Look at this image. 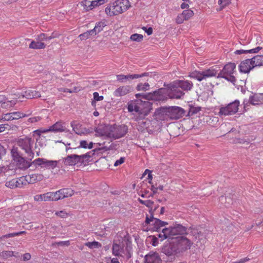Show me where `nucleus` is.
Segmentation results:
<instances>
[{
    "label": "nucleus",
    "mask_w": 263,
    "mask_h": 263,
    "mask_svg": "<svg viewBox=\"0 0 263 263\" xmlns=\"http://www.w3.org/2000/svg\"><path fill=\"white\" fill-rule=\"evenodd\" d=\"M131 7L129 0H116L105 8V12L109 16H116L124 13Z\"/></svg>",
    "instance_id": "3"
},
{
    "label": "nucleus",
    "mask_w": 263,
    "mask_h": 263,
    "mask_svg": "<svg viewBox=\"0 0 263 263\" xmlns=\"http://www.w3.org/2000/svg\"><path fill=\"white\" fill-rule=\"evenodd\" d=\"M49 193L50 201H56L71 197L73 194V191L69 189H62L56 192H49Z\"/></svg>",
    "instance_id": "12"
},
{
    "label": "nucleus",
    "mask_w": 263,
    "mask_h": 263,
    "mask_svg": "<svg viewBox=\"0 0 263 263\" xmlns=\"http://www.w3.org/2000/svg\"><path fill=\"white\" fill-rule=\"evenodd\" d=\"M167 232H169L171 240L177 237V235H181L187 234V228L181 224H175L174 227L167 228Z\"/></svg>",
    "instance_id": "14"
},
{
    "label": "nucleus",
    "mask_w": 263,
    "mask_h": 263,
    "mask_svg": "<svg viewBox=\"0 0 263 263\" xmlns=\"http://www.w3.org/2000/svg\"><path fill=\"white\" fill-rule=\"evenodd\" d=\"M71 125L72 127L73 130L78 135H82V132H80L79 129L77 128V126L79 125L78 124H76L74 122H71Z\"/></svg>",
    "instance_id": "51"
},
{
    "label": "nucleus",
    "mask_w": 263,
    "mask_h": 263,
    "mask_svg": "<svg viewBox=\"0 0 263 263\" xmlns=\"http://www.w3.org/2000/svg\"><path fill=\"white\" fill-rule=\"evenodd\" d=\"M85 245L90 249L99 248L102 247V245L100 243L96 241L93 242H87L85 243Z\"/></svg>",
    "instance_id": "40"
},
{
    "label": "nucleus",
    "mask_w": 263,
    "mask_h": 263,
    "mask_svg": "<svg viewBox=\"0 0 263 263\" xmlns=\"http://www.w3.org/2000/svg\"><path fill=\"white\" fill-rule=\"evenodd\" d=\"M239 104V101L236 100L226 106L221 107L219 109V115L226 116L235 114L238 110Z\"/></svg>",
    "instance_id": "11"
},
{
    "label": "nucleus",
    "mask_w": 263,
    "mask_h": 263,
    "mask_svg": "<svg viewBox=\"0 0 263 263\" xmlns=\"http://www.w3.org/2000/svg\"><path fill=\"white\" fill-rule=\"evenodd\" d=\"M106 135L114 139H119L124 137L128 132V127L125 125H110L106 127Z\"/></svg>",
    "instance_id": "6"
},
{
    "label": "nucleus",
    "mask_w": 263,
    "mask_h": 263,
    "mask_svg": "<svg viewBox=\"0 0 263 263\" xmlns=\"http://www.w3.org/2000/svg\"><path fill=\"white\" fill-rule=\"evenodd\" d=\"M147 76L146 73H143L141 74H128V75H124L122 74H117L116 76L117 80L118 81L121 83H125L127 80H133L135 79H138L140 78H142L144 76Z\"/></svg>",
    "instance_id": "18"
},
{
    "label": "nucleus",
    "mask_w": 263,
    "mask_h": 263,
    "mask_svg": "<svg viewBox=\"0 0 263 263\" xmlns=\"http://www.w3.org/2000/svg\"><path fill=\"white\" fill-rule=\"evenodd\" d=\"M176 85L184 90H190L193 87V84L189 80H180L176 82Z\"/></svg>",
    "instance_id": "27"
},
{
    "label": "nucleus",
    "mask_w": 263,
    "mask_h": 263,
    "mask_svg": "<svg viewBox=\"0 0 263 263\" xmlns=\"http://www.w3.org/2000/svg\"><path fill=\"white\" fill-rule=\"evenodd\" d=\"M7 99L4 98L3 96H0V104L1 106L3 108L6 107V103Z\"/></svg>",
    "instance_id": "54"
},
{
    "label": "nucleus",
    "mask_w": 263,
    "mask_h": 263,
    "mask_svg": "<svg viewBox=\"0 0 263 263\" xmlns=\"http://www.w3.org/2000/svg\"><path fill=\"white\" fill-rule=\"evenodd\" d=\"M144 263H162V260L159 254L151 252L145 256Z\"/></svg>",
    "instance_id": "20"
},
{
    "label": "nucleus",
    "mask_w": 263,
    "mask_h": 263,
    "mask_svg": "<svg viewBox=\"0 0 263 263\" xmlns=\"http://www.w3.org/2000/svg\"><path fill=\"white\" fill-rule=\"evenodd\" d=\"M81 90V88L79 86L77 87L74 86L72 89H68V88H58V90L59 91L61 92H69V93H73V92H77L80 91Z\"/></svg>",
    "instance_id": "35"
},
{
    "label": "nucleus",
    "mask_w": 263,
    "mask_h": 263,
    "mask_svg": "<svg viewBox=\"0 0 263 263\" xmlns=\"http://www.w3.org/2000/svg\"><path fill=\"white\" fill-rule=\"evenodd\" d=\"M40 97L41 93L39 91L30 89L23 90L21 92L17 93V99H19L20 101H23L24 99H31Z\"/></svg>",
    "instance_id": "15"
},
{
    "label": "nucleus",
    "mask_w": 263,
    "mask_h": 263,
    "mask_svg": "<svg viewBox=\"0 0 263 263\" xmlns=\"http://www.w3.org/2000/svg\"><path fill=\"white\" fill-rule=\"evenodd\" d=\"M250 260V258L248 257H245L242 258L238 261V263H245L248 261Z\"/></svg>",
    "instance_id": "64"
},
{
    "label": "nucleus",
    "mask_w": 263,
    "mask_h": 263,
    "mask_svg": "<svg viewBox=\"0 0 263 263\" xmlns=\"http://www.w3.org/2000/svg\"><path fill=\"white\" fill-rule=\"evenodd\" d=\"M125 161V158L124 157H121L120 159L117 160L114 163L115 166H117L123 163Z\"/></svg>",
    "instance_id": "56"
},
{
    "label": "nucleus",
    "mask_w": 263,
    "mask_h": 263,
    "mask_svg": "<svg viewBox=\"0 0 263 263\" xmlns=\"http://www.w3.org/2000/svg\"><path fill=\"white\" fill-rule=\"evenodd\" d=\"M151 238V244L152 246L156 247L157 246L159 243L158 238L156 236H151L149 237Z\"/></svg>",
    "instance_id": "50"
},
{
    "label": "nucleus",
    "mask_w": 263,
    "mask_h": 263,
    "mask_svg": "<svg viewBox=\"0 0 263 263\" xmlns=\"http://www.w3.org/2000/svg\"><path fill=\"white\" fill-rule=\"evenodd\" d=\"M78 155H70L63 159L64 165L67 166H73L79 164Z\"/></svg>",
    "instance_id": "22"
},
{
    "label": "nucleus",
    "mask_w": 263,
    "mask_h": 263,
    "mask_svg": "<svg viewBox=\"0 0 263 263\" xmlns=\"http://www.w3.org/2000/svg\"><path fill=\"white\" fill-rule=\"evenodd\" d=\"M93 143L92 142H90L88 143L86 140H82L80 142L79 147L91 149L93 147Z\"/></svg>",
    "instance_id": "39"
},
{
    "label": "nucleus",
    "mask_w": 263,
    "mask_h": 263,
    "mask_svg": "<svg viewBox=\"0 0 263 263\" xmlns=\"http://www.w3.org/2000/svg\"><path fill=\"white\" fill-rule=\"evenodd\" d=\"M193 242L184 236L176 237L168 245L164 246L163 252L167 256L176 255L191 248Z\"/></svg>",
    "instance_id": "2"
},
{
    "label": "nucleus",
    "mask_w": 263,
    "mask_h": 263,
    "mask_svg": "<svg viewBox=\"0 0 263 263\" xmlns=\"http://www.w3.org/2000/svg\"><path fill=\"white\" fill-rule=\"evenodd\" d=\"M130 39L134 41L140 42L143 39V35L141 34H133Z\"/></svg>",
    "instance_id": "48"
},
{
    "label": "nucleus",
    "mask_w": 263,
    "mask_h": 263,
    "mask_svg": "<svg viewBox=\"0 0 263 263\" xmlns=\"http://www.w3.org/2000/svg\"><path fill=\"white\" fill-rule=\"evenodd\" d=\"M128 110L129 112H132L133 111L139 112V108L136 104V103H131L128 105Z\"/></svg>",
    "instance_id": "44"
},
{
    "label": "nucleus",
    "mask_w": 263,
    "mask_h": 263,
    "mask_svg": "<svg viewBox=\"0 0 263 263\" xmlns=\"http://www.w3.org/2000/svg\"><path fill=\"white\" fill-rule=\"evenodd\" d=\"M33 142L31 138L25 137L17 140V145L23 149L28 156L33 158L34 154L31 149Z\"/></svg>",
    "instance_id": "10"
},
{
    "label": "nucleus",
    "mask_w": 263,
    "mask_h": 263,
    "mask_svg": "<svg viewBox=\"0 0 263 263\" xmlns=\"http://www.w3.org/2000/svg\"><path fill=\"white\" fill-rule=\"evenodd\" d=\"M28 179L27 178V175L25 176H22L17 178V187H22L24 185L28 184Z\"/></svg>",
    "instance_id": "38"
},
{
    "label": "nucleus",
    "mask_w": 263,
    "mask_h": 263,
    "mask_svg": "<svg viewBox=\"0 0 263 263\" xmlns=\"http://www.w3.org/2000/svg\"><path fill=\"white\" fill-rule=\"evenodd\" d=\"M4 119L5 120L7 121H11L16 119V112H12L5 114Z\"/></svg>",
    "instance_id": "41"
},
{
    "label": "nucleus",
    "mask_w": 263,
    "mask_h": 263,
    "mask_svg": "<svg viewBox=\"0 0 263 263\" xmlns=\"http://www.w3.org/2000/svg\"><path fill=\"white\" fill-rule=\"evenodd\" d=\"M254 67L251 59L242 61L239 65L240 71L245 73L249 72Z\"/></svg>",
    "instance_id": "19"
},
{
    "label": "nucleus",
    "mask_w": 263,
    "mask_h": 263,
    "mask_svg": "<svg viewBox=\"0 0 263 263\" xmlns=\"http://www.w3.org/2000/svg\"><path fill=\"white\" fill-rule=\"evenodd\" d=\"M81 40H85L88 37V34H80L79 36Z\"/></svg>",
    "instance_id": "63"
},
{
    "label": "nucleus",
    "mask_w": 263,
    "mask_h": 263,
    "mask_svg": "<svg viewBox=\"0 0 263 263\" xmlns=\"http://www.w3.org/2000/svg\"><path fill=\"white\" fill-rule=\"evenodd\" d=\"M166 230H168L167 228L163 229L162 230V232L158 235V239H160L161 241H163L165 239H168L171 240L169 232H167Z\"/></svg>",
    "instance_id": "34"
},
{
    "label": "nucleus",
    "mask_w": 263,
    "mask_h": 263,
    "mask_svg": "<svg viewBox=\"0 0 263 263\" xmlns=\"http://www.w3.org/2000/svg\"><path fill=\"white\" fill-rule=\"evenodd\" d=\"M31 164H32V162L17 155V168L25 170L28 168Z\"/></svg>",
    "instance_id": "25"
},
{
    "label": "nucleus",
    "mask_w": 263,
    "mask_h": 263,
    "mask_svg": "<svg viewBox=\"0 0 263 263\" xmlns=\"http://www.w3.org/2000/svg\"><path fill=\"white\" fill-rule=\"evenodd\" d=\"M49 132H63L67 130L65 123L63 121H58L48 128Z\"/></svg>",
    "instance_id": "21"
},
{
    "label": "nucleus",
    "mask_w": 263,
    "mask_h": 263,
    "mask_svg": "<svg viewBox=\"0 0 263 263\" xmlns=\"http://www.w3.org/2000/svg\"><path fill=\"white\" fill-rule=\"evenodd\" d=\"M131 91V87L129 85H123L117 88L114 92L116 97L125 96Z\"/></svg>",
    "instance_id": "23"
},
{
    "label": "nucleus",
    "mask_w": 263,
    "mask_h": 263,
    "mask_svg": "<svg viewBox=\"0 0 263 263\" xmlns=\"http://www.w3.org/2000/svg\"><path fill=\"white\" fill-rule=\"evenodd\" d=\"M134 31H138L139 32H144L145 33H153V29L152 27L147 26H139L137 28V30Z\"/></svg>",
    "instance_id": "37"
},
{
    "label": "nucleus",
    "mask_w": 263,
    "mask_h": 263,
    "mask_svg": "<svg viewBox=\"0 0 263 263\" xmlns=\"http://www.w3.org/2000/svg\"><path fill=\"white\" fill-rule=\"evenodd\" d=\"M158 188L154 187V186H152L151 190L153 192V194H149L148 196V197H153V195L156 194L157 192Z\"/></svg>",
    "instance_id": "62"
},
{
    "label": "nucleus",
    "mask_w": 263,
    "mask_h": 263,
    "mask_svg": "<svg viewBox=\"0 0 263 263\" xmlns=\"http://www.w3.org/2000/svg\"><path fill=\"white\" fill-rule=\"evenodd\" d=\"M249 102L253 105L263 104V93H255L250 96Z\"/></svg>",
    "instance_id": "26"
},
{
    "label": "nucleus",
    "mask_w": 263,
    "mask_h": 263,
    "mask_svg": "<svg viewBox=\"0 0 263 263\" xmlns=\"http://www.w3.org/2000/svg\"><path fill=\"white\" fill-rule=\"evenodd\" d=\"M8 147L11 148V156L13 158V159L14 161L16 160V148H15V145L13 144L12 143H9Z\"/></svg>",
    "instance_id": "43"
},
{
    "label": "nucleus",
    "mask_w": 263,
    "mask_h": 263,
    "mask_svg": "<svg viewBox=\"0 0 263 263\" xmlns=\"http://www.w3.org/2000/svg\"><path fill=\"white\" fill-rule=\"evenodd\" d=\"M49 34H40L36 41H32L29 45V47L33 49H44L47 43H49L52 39L56 37L55 36L48 35Z\"/></svg>",
    "instance_id": "8"
},
{
    "label": "nucleus",
    "mask_w": 263,
    "mask_h": 263,
    "mask_svg": "<svg viewBox=\"0 0 263 263\" xmlns=\"http://www.w3.org/2000/svg\"><path fill=\"white\" fill-rule=\"evenodd\" d=\"M107 21L105 20H102L101 21L97 22L96 24L93 31L95 33H99L101 31H107Z\"/></svg>",
    "instance_id": "24"
},
{
    "label": "nucleus",
    "mask_w": 263,
    "mask_h": 263,
    "mask_svg": "<svg viewBox=\"0 0 263 263\" xmlns=\"http://www.w3.org/2000/svg\"><path fill=\"white\" fill-rule=\"evenodd\" d=\"M49 132L48 128H40L35 130L33 132L32 136L36 139V141H38L40 138L42 134Z\"/></svg>",
    "instance_id": "33"
},
{
    "label": "nucleus",
    "mask_w": 263,
    "mask_h": 263,
    "mask_svg": "<svg viewBox=\"0 0 263 263\" xmlns=\"http://www.w3.org/2000/svg\"><path fill=\"white\" fill-rule=\"evenodd\" d=\"M41 119V118L40 117H35L29 118L28 121L31 123H34L40 121Z\"/></svg>",
    "instance_id": "60"
},
{
    "label": "nucleus",
    "mask_w": 263,
    "mask_h": 263,
    "mask_svg": "<svg viewBox=\"0 0 263 263\" xmlns=\"http://www.w3.org/2000/svg\"><path fill=\"white\" fill-rule=\"evenodd\" d=\"M231 3V0H218V5L221 7L224 8L228 6Z\"/></svg>",
    "instance_id": "49"
},
{
    "label": "nucleus",
    "mask_w": 263,
    "mask_h": 263,
    "mask_svg": "<svg viewBox=\"0 0 263 263\" xmlns=\"http://www.w3.org/2000/svg\"><path fill=\"white\" fill-rule=\"evenodd\" d=\"M35 167L41 166L46 169H54L58 165V161L56 160H48L44 158H37L32 162Z\"/></svg>",
    "instance_id": "13"
},
{
    "label": "nucleus",
    "mask_w": 263,
    "mask_h": 263,
    "mask_svg": "<svg viewBox=\"0 0 263 263\" xmlns=\"http://www.w3.org/2000/svg\"><path fill=\"white\" fill-rule=\"evenodd\" d=\"M251 59L254 67L263 65V55H257Z\"/></svg>",
    "instance_id": "32"
},
{
    "label": "nucleus",
    "mask_w": 263,
    "mask_h": 263,
    "mask_svg": "<svg viewBox=\"0 0 263 263\" xmlns=\"http://www.w3.org/2000/svg\"><path fill=\"white\" fill-rule=\"evenodd\" d=\"M194 15V12L191 9H187L183 11L181 13L179 14L175 18V22L178 24H182L184 21H187Z\"/></svg>",
    "instance_id": "17"
},
{
    "label": "nucleus",
    "mask_w": 263,
    "mask_h": 263,
    "mask_svg": "<svg viewBox=\"0 0 263 263\" xmlns=\"http://www.w3.org/2000/svg\"><path fill=\"white\" fill-rule=\"evenodd\" d=\"M108 1V0H82L79 2V5L82 8L83 12H87L104 5Z\"/></svg>",
    "instance_id": "9"
},
{
    "label": "nucleus",
    "mask_w": 263,
    "mask_h": 263,
    "mask_svg": "<svg viewBox=\"0 0 263 263\" xmlns=\"http://www.w3.org/2000/svg\"><path fill=\"white\" fill-rule=\"evenodd\" d=\"M10 127V125L8 124H4L0 125V133L4 132L5 129Z\"/></svg>",
    "instance_id": "61"
},
{
    "label": "nucleus",
    "mask_w": 263,
    "mask_h": 263,
    "mask_svg": "<svg viewBox=\"0 0 263 263\" xmlns=\"http://www.w3.org/2000/svg\"><path fill=\"white\" fill-rule=\"evenodd\" d=\"M6 149L4 146L0 143V160H2V157L6 154Z\"/></svg>",
    "instance_id": "55"
},
{
    "label": "nucleus",
    "mask_w": 263,
    "mask_h": 263,
    "mask_svg": "<svg viewBox=\"0 0 263 263\" xmlns=\"http://www.w3.org/2000/svg\"><path fill=\"white\" fill-rule=\"evenodd\" d=\"M164 89L160 88L153 92L147 93V100L163 101L165 99Z\"/></svg>",
    "instance_id": "16"
},
{
    "label": "nucleus",
    "mask_w": 263,
    "mask_h": 263,
    "mask_svg": "<svg viewBox=\"0 0 263 263\" xmlns=\"http://www.w3.org/2000/svg\"><path fill=\"white\" fill-rule=\"evenodd\" d=\"M55 215L62 218H67L69 216L68 213L65 210L57 211Z\"/></svg>",
    "instance_id": "45"
},
{
    "label": "nucleus",
    "mask_w": 263,
    "mask_h": 263,
    "mask_svg": "<svg viewBox=\"0 0 263 263\" xmlns=\"http://www.w3.org/2000/svg\"><path fill=\"white\" fill-rule=\"evenodd\" d=\"M6 186L11 189L16 187V180L13 179L9 181H7L6 183Z\"/></svg>",
    "instance_id": "47"
},
{
    "label": "nucleus",
    "mask_w": 263,
    "mask_h": 263,
    "mask_svg": "<svg viewBox=\"0 0 263 263\" xmlns=\"http://www.w3.org/2000/svg\"><path fill=\"white\" fill-rule=\"evenodd\" d=\"M31 256L29 253H25L22 256V260L23 261L29 260L31 259Z\"/></svg>",
    "instance_id": "53"
},
{
    "label": "nucleus",
    "mask_w": 263,
    "mask_h": 263,
    "mask_svg": "<svg viewBox=\"0 0 263 263\" xmlns=\"http://www.w3.org/2000/svg\"><path fill=\"white\" fill-rule=\"evenodd\" d=\"M184 114L185 111L182 108L172 106L161 109L157 115V118L161 120H168V119L176 120L182 117Z\"/></svg>",
    "instance_id": "4"
},
{
    "label": "nucleus",
    "mask_w": 263,
    "mask_h": 263,
    "mask_svg": "<svg viewBox=\"0 0 263 263\" xmlns=\"http://www.w3.org/2000/svg\"><path fill=\"white\" fill-rule=\"evenodd\" d=\"M34 200L35 201H50V193L47 192L43 194L36 195L34 196Z\"/></svg>",
    "instance_id": "31"
},
{
    "label": "nucleus",
    "mask_w": 263,
    "mask_h": 263,
    "mask_svg": "<svg viewBox=\"0 0 263 263\" xmlns=\"http://www.w3.org/2000/svg\"><path fill=\"white\" fill-rule=\"evenodd\" d=\"M184 94L182 91L178 89L177 87H172L168 95L170 98L178 99H180Z\"/></svg>",
    "instance_id": "30"
},
{
    "label": "nucleus",
    "mask_w": 263,
    "mask_h": 263,
    "mask_svg": "<svg viewBox=\"0 0 263 263\" xmlns=\"http://www.w3.org/2000/svg\"><path fill=\"white\" fill-rule=\"evenodd\" d=\"M112 252L115 256H121L126 259H129L132 256V248L125 241L114 242Z\"/></svg>",
    "instance_id": "5"
},
{
    "label": "nucleus",
    "mask_w": 263,
    "mask_h": 263,
    "mask_svg": "<svg viewBox=\"0 0 263 263\" xmlns=\"http://www.w3.org/2000/svg\"><path fill=\"white\" fill-rule=\"evenodd\" d=\"M261 49V47H257L255 48H253L250 50H247V53H257L260 49Z\"/></svg>",
    "instance_id": "57"
},
{
    "label": "nucleus",
    "mask_w": 263,
    "mask_h": 263,
    "mask_svg": "<svg viewBox=\"0 0 263 263\" xmlns=\"http://www.w3.org/2000/svg\"><path fill=\"white\" fill-rule=\"evenodd\" d=\"M139 202L142 204H144L145 205V206H146L148 208H151V210H149V213H150V214L151 213H153V212H152V206H153V205L154 204V202L151 200H142L141 199H138Z\"/></svg>",
    "instance_id": "36"
},
{
    "label": "nucleus",
    "mask_w": 263,
    "mask_h": 263,
    "mask_svg": "<svg viewBox=\"0 0 263 263\" xmlns=\"http://www.w3.org/2000/svg\"><path fill=\"white\" fill-rule=\"evenodd\" d=\"M0 256L4 258H8L9 257H11L12 256H15L14 255V252L12 251H3L0 253Z\"/></svg>",
    "instance_id": "46"
},
{
    "label": "nucleus",
    "mask_w": 263,
    "mask_h": 263,
    "mask_svg": "<svg viewBox=\"0 0 263 263\" xmlns=\"http://www.w3.org/2000/svg\"><path fill=\"white\" fill-rule=\"evenodd\" d=\"M143 224L144 227H147L145 229L146 231L150 230L158 231L162 227L168 224V223L154 217L153 214L151 213L149 215H146Z\"/></svg>",
    "instance_id": "7"
},
{
    "label": "nucleus",
    "mask_w": 263,
    "mask_h": 263,
    "mask_svg": "<svg viewBox=\"0 0 263 263\" xmlns=\"http://www.w3.org/2000/svg\"><path fill=\"white\" fill-rule=\"evenodd\" d=\"M16 236V232H14L12 233H9L5 235H3L1 237V240H3L4 238H7L9 237H12Z\"/></svg>",
    "instance_id": "58"
},
{
    "label": "nucleus",
    "mask_w": 263,
    "mask_h": 263,
    "mask_svg": "<svg viewBox=\"0 0 263 263\" xmlns=\"http://www.w3.org/2000/svg\"><path fill=\"white\" fill-rule=\"evenodd\" d=\"M149 85L148 83H140L137 87L136 89L138 91H146L148 89Z\"/></svg>",
    "instance_id": "42"
},
{
    "label": "nucleus",
    "mask_w": 263,
    "mask_h": 263,
    "mask_svg": "<svg viewBox=\"0 0 263 263\" xmlns=\"http://www.w3.org/2000/svg\"><path fill=\"white\" fill-rule=\"evenodd\" d=\"M146 95H147V93H138L136 94L135 96H136L137 99L142 98V99H144L145 100H147V97L146 96Z\"/></svg>",
    "instance_id": "59"
},
{
    "label": "nucleus",
    "mask_w": 263,
    "mask_h": 263,
    "mask_svg": "<svg viewBox=\"0 0 263 263\" xmlns=\"http://www.w3.org/2000/svg\"><path fill=\"white\" fill-rule=\"evenodd\" d=\"M93 154V153H92L91 152H89L84 155H78L79 164L86 165V163L90 161V159L91 158L92 155Z\"/></svg>",
    "instance_id": "29"
},
{
    "label": "nucleus",
    "mask_w": 263,
    "mask_h": 263,
    "mask_svg": "<svg viewBox=\"0 0 263 263\" xmlns=\"http://www.w3.org/2000/svg\"><path fill=\"white\" fill-rule=\"evenodd\" d=\"M27 178L29 183H34L42 180L44 178V176L42 174H33L27 175Z\"/></svg>",
    "instance_id": "28"
},
{
    "label": "nucleus",
    "mask_w": 263,
    "mask_h": 263,
    "mask_svg": "<svg viewBox=\"0 0 263 263\" xmlns=\"http://www.w3.org/2000/svg\"><path fill=\"white\" fill-rule=\"evenodd\" d=\"M93 100L97 101H102L104 99V97L103 96H99V93L98 92H95L93 93Z\"/></svg>",
    "instance_id": "52"
},
{
    "label": "nucleus",
    "mask_w": 263,
    "mask_h": 263,
    "mask_svg": "<svg viewBox=\"0 0 263 263\" xmlns=\"http://www.w3.org/2000/svg\"><path fill=\"white\" fill-rule=\"evenodd\" d=\"M235 68L236 65L235 63H229L223 67L219 73H218L217 69L213 67H211L202 71L195 70L190 73L189 77L199 82L206 81L213 77L223 78L234 84L236 82V78L233 76V73Z\"/></svg>",
    "instance_id": "1"
}]
</instances>
